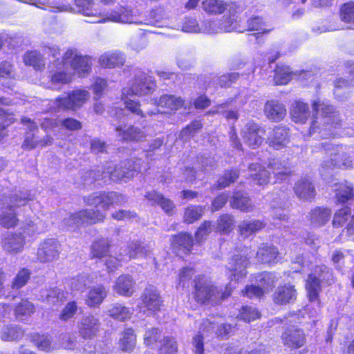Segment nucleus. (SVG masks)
<instances>
[{
	"instance_id": "ea45409f",
	"label": "nucleus",
	"mask_w": 354,
	"mask_h": 354,
	"mask_svg": "<svg viewBox=\"0 0 354 354\" xmlns=\"http://www.w3.org/2000/svg\"><path fill=\"white\" fill-rule=\"evenodd\" d=\"M339 19L347 24V28L354 30V1L342 5L339 10Z\"/></svg>"
},
{
	"instance_id": "680f3d73",
	"label": "nucleus",
	"mask_w": 354,
	"mask_h": 354,
	"mask_svg": "<svg viewBox=\"0 0 354 354\" xmlns=\"http://www.w3.org/2000/svg\"><path fill=\"white\" fill-rule=\"evenodd\" d=\"M239 317L245 322H250L260 317V313L256 308L244 306L242 308Z\"/></svg>"
},
{
	"instance_id": "c85d7f7f",
	"label": "nucleus",
	"mask_w": 354,
	"mask_h": 354,
	"mask_svg": "<svg viewBox=\"0 0 354 354\" xmlns=\"http://www.w3.org/2000/svg\"><path fill=\"white\" fill-rule=\"evenodd\" d=\"M125 62L124 55L119 51H109L99 58L100 64L104 68H114L123 65Z\"/></svg>"
},
{
	"instance_id": "79ce46f5",
	"label": "nucleus",
	"mask_w": 354,
	"mask_h": 354,
	"mask_svg": "<svg viewBox=\"0 0 354 354\" xmlns=\"http://www.w3.org/2000/svg\"><path fill=\"white\" fill-rule=\"evenodd\" d=\"M24 330L17 325L4 326L1 331V339L3 341H15L21 338Z\"/></svg>"
},
{
	"instance_id": "1a4fd4ad",
	"label": "nucleus",
	"mask_w": 354,
	"mask_h": 354,
	"mask_svg": "<svg viewBox=\"0 0 354 354\" xmlns=\"http://www.w3.org/2000/svg\"><path fill=\"white\" fill-rule=\"evenodd\" d=\"M332 274L328 268L325 266H317L315 273L310 274L306 281V289L309 300L311 302L318 300V295L320 291V282L331 279Z\"/></svg>"
},
{
	"instance_id": "a878e982",
	"label": "nucleus",
	"mask_w": 354,
	"mask_h": 354,
	"mask_svg": "<svg viewBox=\"0 0 354 354\" xmlns=\"http://www.w3.org/2000/svg\"><path fill=\"white\" fill-rule=\"evenodd\" d=\"M235 3L227 4L222 0H204L202 2V8L205 12L210 15H219L223 13L227 8L231 10L236 9Z\"/></svg>"
},
{
	"instance_id": "473e14b6",
	"label": "nucleus",
	"mask_w": 354,
	"mask_h": 354,
	"mask_svg": "<svg viewBox=\"0 0 354 354\" xmlns=\"http://www.w3.org/2000/svg\"><path fill=\"white\" fill-rule=\"evenodd\" d=\"M334 191L335 192V203L344 204L351 199H354V190L347 183L335 184Z\"/></svg>"
},
{
	"instance_id": "69168bd1",
	"label": "nucleus",
	"mask_w": 354,
	"mask_h": 354,
	"mask_svg": "<svg viewBox=\"0 0 354 354\" xmlns=\"http://www.w3.org/2000/svg\"><path fill=\"white\" fill-rule=\"evenodd\" d=\"M86 274H81L73 278L71 281V286L75 290H83L90 283Z\"/></svg>"
},
{
	"instance_id": "412c9836",
	"label": "nucleus",
	"mask_w": 354,
	"mask_h": 354,
	"mask_svg": "<svg viewBox=\"0 0 354 354\" xmlns=\"http://www.w3.org/2000/svg\"><path fill=\"white\" fill-rule=\"evenodd\" d=\"M283 342L290 348L301 347L306 341L304 332L295 326L288 328L281 336Z\"/></svg>"
},
{
	"instance_id": "f257e3e1",
	"label": "nucleus",
	"mask_w": 354,
	"mask_h": 354,
	"mask_svg": "<svg viewBox=\"0 0 354 354\" xmlns=\"http://www.w3.org/2000/svg\"><path fill=\"white\" fill-rule=\"evenodd\" d=\"M124 201V197L115 192L94 193L84 198L87 205L94 206L96 209H83L75 214H70L64 220V223L73 227L75 225L87 223L94 224L102 222L105 218V212L111 205Z\"/></svg>"
},
{
	"instance_id": "a19ab883",
	"label": "nucleus",
	"mask_w": 354,
	"mask_h": 354,
	"mask_svg": "<svg viewBox=\"0 0 354 354\" xmlns=\"http://www.w3.org/2000/svg\"><path fill=\"white\" fill-rule=\"evenodd\" d=\"M139 307L144 312L155 308V290L153 286L145 289L140 297Z\"/></svg>"
},
{
	"instance_id": "e2e57ef3",
	"label": "nucleus",
	"mask_w": 354,
	"mask_h": 354,
	"mask_svg": "<svg viewBox=\"0 0 354 354\" xmlns=\"http://www.w3.org/2000/svg\"><path fill=\"white\" fill-rule=\"evenodd\" d=\"M34 344L41 351H49L51 348V340L48 336L37 335L33 338Z\"/></svg>"
},
{
	"instance_id": "aec40b11",
	"label": "nucleus",
	"mask_w": 354,
	"mask_h": 354,
	"mask_svg": "<svg viewBox=\"0 0 354 354\" xmlns=\"http://www.w3.org/2000/svg\"><path fill=\"white\" fill-rule=\"evenodd\" d=\"M266 225L265 222L259 219H245L239 223L237 230L243 239H247L261 231Z\"/></svg>"
},
{
	"instance_id": "49530a36",
	"label": "nucleus",
	"mask_w": 354,
	"mask_h": 354,
	"mask_svg": "<svg viewBox=\"0 0 354 354\" xmlns=\"http://www.w3.org/2000/svg\"><path fill=\"white\" fill-rule=\"evenodd\" d=\"M353 84V80H347L343 77L337 78L334 82V94L340 100H344L347 97L346 94L348 95V93H342V90H347Z\"/></svg>"
},
{
	"instance_id": "7ed1b4c3",
	"label": "nucleus",
	"mask_w": 354,
	"mask_h": 354,
	"mask_svg": "<svg viewBox=\"0 0 354 354\" xmlns=\"http://www.w3.org/2000/svg\"><path fill=\"white\" fill-rule=\"evenodd\" d=\"M195 288V297L198 302L205 303L209 301L212 304H217L227 298L235 286L230 283L225 287V290L223 292L222 290H218L216 287H214L211 282L199 279L196 283Z\"/></svg>"
},
{
	"instance_id": "6e6552de",
	"label": "nucleus",
	"mask_w": 354,
	"mask_h": 354,
	"mask_svg": "<svg viewBox=\"0 0 354 354\" xmlns=\"http://www.w3.org/2000/svg\"><path fill=\"white\" fill-rule=\"evenodd\" d=\"M90 98V93L85 89H76L59 96L54 103L57 109L76 111Z\"/></svg>"
},
{
	"instance_id": "de8ad7c7",
	"label": "nucleus",
	"mask_w": 354,
	"mask_h": 354,
	"mask_svg": "<svg viewBox=\"0 0 354 354\" xmlns=\"http://www.w3.org/2000/svg\"><path fill=\"white\" fill-rule=\"evenodd\" d=\"M109 248L108 239H101L95 241L91 246V255L93 258H102L106 255Z\"/></svg>"
},
{
	"instance_id": "c03bdc74",
	"label": "nucleus",
	"mask_w": 354,
	"mask_h": 354,
	"mask_svg": "<svg viewBox=\"0 0 354 354\" xmlns=\"http://www.w3.org/2000/svg\"><path fill=\"white\" fill-rule=\"evenodd\" d=\"M183 104V101L180 97H176L172 95H164L160 97L158 106L176 110L181 107Z\"/></svg>"
},
{
	"instance_id": "f8f14e48",
	"label": "nucleus",
	"mask_w": 354,
	"mask_h": 354,
	"mask_svg": "<svg viewBox=\"0 0 354 354\" xmlns=\"http://www.w3.org/2000/svg\"><path fill=\"white\" fill-rule=\"evenodd\" d=\"M60 252V243L58 241L49 239L45 240L39 247L37 259L41 262H49L57 259Z\"/></svg>"
},
{
	"instance_id": "423d86ee",
	"label": "nucleus",
	"mask_w": 354,
	"mask_h": 354,
	"mask_svg": "<svg viewBox=\"0 0 354 354\" xmlns=\"http://www.w3.org/2000/svg\"><path fill=\"white\" fill-rule=\"evenodd\" d=\"M136 84H137V82H136ZM145 84V88L136 86L135 84L132 85V87H124L122 88L121 95V99L124 101L125 109L129 111L132 114L140 116L141 118L152 115L153 113L149 111L144 112V111L140 109V102L131 100L129 97L149 94L151 92V87L147 84V82Z\"/></svg>"
},
{
	"instance_id": "13d9d810",
	"label": "nucleus",
	"mask_w": 354,
	"mask_h": 354,
	"mask_svg": "<svg viewBox=\"0 0 354 354\" xmlns=\"http://www.w3.org/2000/svg\"><path fill=\"white\" fill-rule=\"evenodd\" d=\"M234 224V216L228 214L221 215L217 221L218 229L225 233L230 232L233 229Z\"/></svg>"
},
{
	"instance_id": "37998d69",
	"label": "nucleus",
	"mask_w": 354,
	"mask_h": 354,
	"mask_svg": "<svg viewBox=\"0 0 354 354\" xmlns=\"http://www.w3.org/2000/svg\"><path fill=\"white\" fill-rule=\"evenodd\" d=\"M26 65L31 66L36 70L44 68L45 64L43 56L37 51H30L24 55Z\"/></svg>"
},
{
	"instance_id": "e433bc0d",
	"label": "nucleus",
	"mask_w": 354,
	"mask_h": 354,
	"mask_svg": "<svg viewBox=\"0 0 354 354\" xmlns=\"http://www.w3.org/2000/svg\"><path fill=\"white\" fill-rule=\"evenodd\" d=\"M331 210L326 207H316L310 213V220L315 226L324 225L330 219Z\"/></svg>"
},
{
	"instance_id": "f704fd0d",
	"label": "nucleus",
	"mask_w": 354,
	"mask_h": 354,
	"mask_svg": "<svg viewBox=\"0 0 354 354\" xmlns=\"http://www.w3.org/2000/svg\"><path fill=\"white\" fill-rule=\"evenodd\" d=\"M248 171L250 178L258 185H263L268 183L269 172L259 164H250Z\"/></svg>"
},
{
	"instance_id": "dca6fc26",
	"label": "nucleus",
	"mask_w": 354,
	"mask_h": 354,
	"mask_svg": "<svg viewBox=\"0 0 354 354\" xmlns=\"http://www.w3.org/2000/svg\"><path fill=\"white\" fill-rule=\"evenodd\" d=\"M297 295L295 286L288 283L277 287L272 294V300L277 305H286L294 302Z\"/></svg>"
},
{
	"instance_id": "4468645a",
	"label": "nucleus",
	"mask_w": 354,
	"mask_h": 354,
	"mask_svg": "<svg viewBox=\"0 0 354 354\" xmlns=\"http://www.w3.org/2000/svg\"><path fill=\"white\" fill-rule=\"evenodd\" d=\"M248 264V259L242 254H234L230 259L227 268L230 272L229 277L235 281L245 276V268Z\"/></svg>"
},
{
	"instance_id": "4d7b16f0",
	"label": "nucleus",
	"mask_w": 354,
	"mask_h": 354,
	"mask_svg": "<svg viewBox=\"0 0 354 354\" xmlns=\"http://www.w3.org/2000/svg\"><path fill=\"white\" fill-rule=\"evenodd\" d=\"M78 12L87 16H96L98 12L93 8V0H74Z\"/></svg>"
},
{
	"instance_id": "cd10ccee",
	"label": "nucleus",
	"mask_w": 354,
	"mask_h": 354,
	"mask_svg": "<svg viewBox=\"0 0 354 354\" xmlns=\"http://www.w3.org/2000/svg\"><path fill=\"white\" fill-rule=\"evenodd\" d=\"M108 291L102 285L93 286L88 292L85 303L90 307L99 306L107 296Z\"/></svg>"
},
{
	"instance_id": "4be33fe9",
	"label": "nucleus",
	"mask_w": 354,
	"mask_h": 354,
	"mask_svg": "<svg viewBox=\"0 0 354 354\" xmlns=\"http://www.w3.org/2000/svg\"><path fill=\"white\" fill-rule=\"evenodd\" d=\"M135 284L136 282L130 275L122 274L115 280L113 290L120 295L131 297L135 291Z\"/></svg>"
},
{
	"instance_id": "5fc2aeb1",
	"label": "nucleus",
	"mask_w": 354,
	"mask_h": 354,
	"mask_svg": "<svg viewBox=\"0 0 354 354\" xmlns=\"http://www.w3.org/2000/svg\"><path fill=\"white\" fill-rule=\"evenodd\" d=\"M120 345L122 351H132L136 345V335L132 329H128L124 333Z\"/></svg>"
},
{
	"instance_id": "864d4df0",
	"label": "nucleus",
	"mask_w": 354,
	"mask_h": 354,
	"mask_svg": "<svg viewBox=\"0 0 354 354\" xmlns=\"http://www.w3.org/2000/svg\"><path fill=\"white\" fill-rule=\"evenodd\" d=\"M205 207L201 205H191L188 207L184 214L185 221L187 223H192L198 220L204 212Z\"/></svg>"
},
{
	"instance_id": "9b49d317",
	"label": "nucleus",
	"mask_w": 354,
	"mask_h": 354,
	"mask_svg": "<svg viewBox=\"0 0 354 354\" xmlns=\"http://www.w3.org/2000/svg\"><path fill=\"white\" fill-rule=\"evenodd\" d=\"M1 245L6 254L17 255L24 251L26 238L21 232H7L1 239Z\"/></svg>"
},
{
	"instance_id": "58836bf2",
	"label": "nucleus",
	"mask_w": 354,
	"mask_h": 354,
	"mask_svg": "<svg viewBox=\"0 0 354 354\" xmlns=\"http://www.w3.org/2000/svg\"><path fill=\"white\" fill-rule=\"evenodd\" d=\"M279 278L280 276L275 272H265L259 274L256 280L266 293L272 289L279 281Z\"/></svg>"
},
{
	"instance_id": "a18cd8bd",
	"label": "nucleus",
	"mask_w": 354,
	"mask_h": 354,
	"mask_svg": "<svg viewBox=\"0 0 354 354\" xmlns=\"http://www.w3.org/2000/svg\"><path fill=\"white\" fill-rule=\"evenodd\" d=\"M239 176V173L236 169L225 171L224 174L218 180L217 184L212 187V189H223L234 183Z\"/></svg>"
},
{
	"instance_id": "6ab92c4d",
	"label": "nucleus",
	"mask_w": 354,
	"mask_h": 354,
	"mask_svg": "<svg viewBox=\"0 0 354 354\" xmlns=\"http://www.w3.org/2000/svg\"><path fill=\"white\" fill-rule=\"evenodd\" d=\"M290 115L294 122L306 123L310 116L308 104L299 100L295 101L290 108Z\"/></svg>"
},
{
	"instance_id": "0eeeda50",
	"label": "nucleus",
	"mask_w": 354,
	"mask_h": 354,
	"mask_svg": "<svg viewBox=\"0 0 354 354\" xmlns=\"http://www.w3.org/2000/svg\"><path fill=\"white\" fill-rule=\"evenodd\" d=\"M65 66L80 76H85L91 70V58L82 55L76 49H68L63 57V66Z\"/></svg>"
},
{
	"instance_id": "b1692460",
	"label": "nucleus",
	"mask_w": 354,
	"mask_h": 354,
	"mask_svg": "<svg viewBox=\"0 0 354 354\" xmlns=\"http://www.w3.org/2000/svg\"><path fill=\"white\" fill-rule=\"evenodd\" d=\"M117 136L122 140L127 142H138L143 140L146 135L145 133L134 125L129 127H117L115 128Z\"/></svg>"
},
{
	"instance_id": "bf43d9fd",
	"label": "nucleus",
	"mask_w": 354,
	"mask_h": 354,
	"mask_svg": "<svg viewBox=\"0 0 354 354\" xmlns=\"http://www.w3.org/2000/svg\"><path fill=\"white\" fill-rule=\"evenodd\" d=\"M30 277V272L26 268H22L17 274L13 281L12 282L11 287L13 289H19L24 286Z\"/></svg>"
},
{
	"instance_id": "72a5a7b5",
	"label": "nucleus",
	"mask_w": 354,
	"mask_h": 354,
	"mask_svg": "<svg viewBox=\"0 0 354 354\" xmlns=\"http://www.w3.org/2000/svg\"><path fill=\"white\" fill-rule=\"evenodd\" d=\"M268 167L272 169V173L279 180L286 179L291 174L290 169L287 166V162L278 158L271 160L268 164Z\"/></svg>"
},
{
	"instance_id": "20e7f679",
	"label": "nucleus",
	"mask_w": 354,
	"mask_h": 354,
	"mask_svg": "<svg viewBox=\"0 0 354 354\" xmlns=\"http://www.w3.org/2000/svg\"><path fill=\"white\" fill-rule=\"evenodd\" d=\"M33 200V196L28 192H19L9 198L6 202V210L0 215V225L5 228L15 227L18 223V218L14 210V207H20L26 205L30 201Z\"/></svg>"
},
{
	"instance_id": "9d476101",
	"label": "nucleus",
	"mask_w": 354,
	"mask_h": 354,
	"mask_svg": "<svg viewBox=\"0 0 354 354\" xmlns=\"http://www.w3.org/2000/svg\"><path fill=\"white\" fill-rule=\"evenodd\" d=\"M265 130L257 123L250 121L241 130V136L244 142L252 149L261 145L264 140Z\"/></svg>"
},
{
	"instance_id": "c9c22d12",
	"label": "nucleus",
	"mask_w": 354,
	"mask_h": 354,
	"mask_svg": "<svg viewBox=\"0 0 354 354\" xmlns=\"http://www.w3.org/2000/svg\"><path fill=\"white\" fill-rule=\"evenodd\" d=\"M277 249L272 245L261 244L256 254L257 260L262 263H270L278 255Z\"/></svg>"
},
{
	"instance_id": "2f4dec72",
	"label": "nucleus",
	"mask_w": 354,
	"mask_h": 354,
	"mask_svg": "<svg viewBox=\"0 0 354 354\" xmlns=\"http://www.w3.org/2000/svg\"><path fill=\"white\" fill-rule=\"evenodd\" d=\"M230 205L232 208H236L243 212H252L254 207L251 199L245 194L239 192L234 194L230 201Z\"/></svg>"
},
{
	"instance_id": "3c124183",
	"label": "nucleus",
	"mask_w": 354,
	"mask_h": 354,
	"mask_svg": "<svg viewBox=\"0 0 354 354\" xmlns=\"http://www.w3.org/2000/svg\"><path fill=\"white\" fill-rule=\"evenodd\" d=\"M172 245L174 247H181L185 250L189 251L193 245V239L187 233H180L174 236Z\"/></svg>"
},
{
	"instance_id": "ddd939ff",
	"label": "nucleus",
	"mask_w": 354,
	"mask_h": 354,
	"mask_svg": "<svg viewBox=\"0 0 354 354\" xmlns=\"http://www.w3.org/2000/svg\"><path fill=\"white\" fill-rule=\"evenodd\" d=\"M290 142L289 129L282 124L277 125L269 132L267 142L270 147L279 150L287 146Z\"/></svg>"
},
{
	"instance_id": "09e8293b",
	"label": "nucleus",
	"mask_w": 354,
	"mask_h": 354,
	"mask_svg": "<svg viewBox=\"0 0 354 354\" xmlns=\"http://www.w3.org/2000/svg\"><path fill=\"white\" fill-rule=\"evenodd\" d=\"M34 313L32 304L26 299H21L15 308V314L17 317L30 316Z\"/></svg>"
},
{
	"instance_id": "774afa93",
	"label": "nucleus",
	"mask_w": 354,
	"mask_h": 354,
	"mask_svg": "<svg viewBox=\"0 0 354 354\" xmlns=\"http://www.w3.org/2000/svg\"><path fill=\"white\" fill-rule=\"evenodd\" d=\"M77 310V306L75 301L68 302L63 309L59 317L62 320H68L75 315Z\"/></svg>"
},
{
	"instance_id": "2eb2a0df",
	"label": "nucleus",
	"mask_w": 354,
	"mask_h": 354,
	"mask_svg": "<svg viewBox=\"0 0 354 354\" xmlns=\"http://www.w3.org/2000/svg\"><path fill=\"white\" fill-rule=\"evenodd\" d=\"M134 12L126 7H120L118 10H113L109 14H106L101 19L95 22L101 23L106 21H113L117 23H137L135 19Z\"/></svg>"
},
{
	"instance_id": "bb28decb",
	"label": "nucleus",
	"mask_w": 354,
	"mask_h": 354,
	"mask_svg": "<svg viewBox=\"0 0 354 354\" xmlns=\"http://www.w3.org/2000/svg\"><path fill=\"white\" fill-rule=\"evenodd\" d=\"M21 122L24 124H28V127L30 131L38 129L37 124L31 121L30 118H21ZM37 147H39V136L34 132H28L25 136V139L21 145L22 149L25 150H32Z\"/></svg>"
},
{
	"instance_id": "052dcab7",
	"label": "nucleus",
	"mask_w": 354,
	"mask_h": 354,
	"mask_svg": "<svg viewBox=\"0 0 354 354\" xmlns=\"http://www.w3.org/2000/svg\"><path fill=\"white\" fill-rule=\"evenodd\" d=\"M136 82H137L136 86L140 88H145L146 84L145 83L147 82V84H149L151 87V92L149 93L153 92V83L151 80V77H148L145 73L138 72L137 74H136L134 79L129 83L127 87H132V85L134 84H136Z\"/></svg>"
},
{
	"instance_id": "7c9ffc66",
	"label": "nucleus",
	"mask_w": 354,
	"mask_h": 354,
	"mask_svg": "<svg viewBox=\"0 0 354 354\" xmlns=\"http://www.w3.org/2000/svg\"><path fill=\"white\" fill-rule=\"evenodd\" d=\"M134 173V170L121 165H109L107 167L108 178L113 181L131 178Z\"/></svg>"
},
{
	"instance_id": "5701e85b",
	"label": "nucleus",
	"mask_w": 354,
	"mask_h": 354,
	"mask_svg": "<svg viewBox=\"0 0 354 354\" xmlns=\"http://www.w3.org/2000/svg\"><path fill=\"white\" fill-rule=\"evenodd\" d=\"M100 325L99 319L96 316H86L80 323V333L84 338H92L98 332Z\"/></svg>"
},
{
	"instance_id": "603ef678",
	"label": "nucleus",
	"mask_w": 354,
	"mask_h": 354,
	"mask_svg": "<svg viewBox=\"0 0 354 354\" xmlns=\"http://www.w3.org/2000/svg\"><path fill=\"white\" fill-rule=\"evenodd\" d=\"M274 78L277 84H286L292 79V72L288 66H277Z\"/></svg>"
},
{
	"instance_id": "0e129e2a",
	"label": "nucleus",
	"mask_w": 354,
	"mask_h": 354,
	"mask_svg": "<svg viewBox=\"0 0 354 354\" xmlns=\"http://www.w3.org/2000/svg\"><path fill=\"white\" fill-rule=\"evenodd\" d=\"M239 74L237 73H232L227 75H223L220 77H214V82L218 84L221 87L230 86V84L237 80Z\"/></svg>"
},
{
	"instance_id": "6e6d98bb",
	"label": "nucleus",
	"mask_w": 354,
	"mask_h": 354,
	"mask_svg": "<svg viewBox=\"0 0 354 354\" xmlns=\"http://www.w3.org/2000/svg\"><path fill=\"white\" fill-rule=\"evenodd\" d=\"M202 127V124L199 121H194L184 128L180 133L179 138L184 142L189 140L194 137L199 129Z\"/></svg>"
},
{
	"instance_id": "338daca9",
	"label": "nucleus",
	"mask_w": 354,
	"mask_h": 354,
	"mask_svg": "<svg viewBox=\"0 0 354 354\" xmlns=\"http://www.w3.org/2000/svg\"><path fill=\"white\" fill-rule=\"evenodd\" d=\"M221 21H206L201 28V32L207 34H216L221 32Z\"/></svg>"
},
{
	"instance_id": "a211bd4d",
	"label": "nucleus",
	"mask_w": 354,
	"mask_h": 354,
	"mask_svg": "<svg viewBox=\"0 0 354 354\" xmlns=\"http://www.w3.org/2000/svg\"><path fill=\"white\" fill-rule=\"evenodd\" d=\"M264 113L270 120L278 122L283 120L287 111L283 103L277 100H270L264 105Z\"/></svg>"
},
{
	"instance_id": "8fccbe9b",
	"label": "nucleus",
	"mask_w": 354,
	"mask_h": 354,
	"mask_svg": "<svg viewBox=\"0 0 354 354\" xmlns=\"http://www.w3.org/2000/svg\"><path fill=\"white\" fill-rule=\"evenodd\" d=\"M351 216V209L350 207L345 206L338 209L334 214L333 225L335 227H339L348 220Z\"/></svg>"
},
{
	"instance_id": "f03ea898",
	"label": "nucleus",
	"mask_w": 354,
	"mask_h": 354,
	"mask_svg": "<svg viewBox=\"0 0 354 354\" xmlns=\"http://www.w3.org/2000/svg\"><path fill=\"white\" fill-rule=\"evenodd\" d=\"M312 108L315 114L310 127V134L319 129L322 137L326 138L335 137L336 135L335 130L342 124V119L337 109L320 99L313 101Z\"/></svg>"
},
{
	"instance_id": "39448f33",
	"label": "nucleus",
	"mask_w": 354,
	"mask_h": 354,
	"mask_svg": "<svg viewBox=\"0 0 354 354\" xmlns=\"http://www.w3.org/2000/svg\"><path fill=\"white\" fill-rule=\"evenodd\" d=\"M321 146L330 156L323 161V169L348 168L353 166L352 158L344 151L342 146L334 145L329 142H322Z\"/></svg>"
},
{
	"instance_id": "393cba45",
	"label": "nucleus",
	"mask_w": 354,
	"mask_h": 354,
	"mask_svg": "<svg viewBox=\"0 0 354 354\" xmlns=\"http://www.w3.org/2000/svg\"><path fill=\"white\" fill-rule=\"evenodd\" d=\"M133 313V309L124 306L120 303L110 304L106 309V314L115 320L124 322L129 319Z\"/></svg>"
},
{
	"instance_id": "c756f323",
	"label": "nucleus",
	"mask_w": 354,
	"mask_h": 354,
	"mask_svg": "<svg viewBox=\"0 0 354 354\" xmlns=\"http://www.w3.org/2000/svg\"><path fill=\"white\" fill-rule=\"evenodd\" d=\"M295 193L301 200H309L315 196V189L308 179H301L295 183Z\"/></svg>"
},
{
	"instance_id": "4c0bfd02",
	"label": "nucleus",
	"mask_w": 354,
	"mask_h": 354,
	"mask_svg": "<svg viewBox=\"0 0 354 354\" xmlns=\"http://www.w3.org/2000/svg\"><path fill=\"white\" fill-rule=\"evenodd\" d=\"M147 254V250L138 243H129L123 252L120 254L121 260L129 261Z\"/></svg>"
},
{
	"instance_id": "f3484780",
	"label": "nucleus",
	"mask_w": 354,
	"mask_h": 354,
	"mask_svg": "<svg viewBox=\"0 0 354 354\" xmlns=\"http://www.w3.org/2000/svg\"><path fill=\"white\" fill-rule=\"evenodd\" d=\"M57 71L49 75L50 82L46 84L47 88H59L62 84L71 82L72 75L68 72L67 66H63V60L57 64Z\"/></svg>"
}]
</instances>
